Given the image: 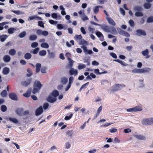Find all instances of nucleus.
Wrapping results in <instances>:
<instances>
[{
  "label": "nucleus",
  "instance_id": "obj_1",
  "mask_svg": "<svg viewBox=\"0 0 153 153\" xmlns=\"http://www.w3.org/2000/svg\"><path fill=\"white\" fill-rule=\"evenodd\" d=\"M42 86V84L39 81L36 80L34 84V88L32 91V93L33 94H35L36 93L38 92Z\"/></svg>",
  "mask_w": 153,
  "mask_h": 153
},
{
  "label": "nucleus",
  "instance_id": "obj_2",
  "mask_svg": "<svg viewBox=\"0 0 153 153\" xmlns=\"http://www.w3.org/2000/svg\"><path fill=\"white\" fill-rule=\"evenodd\" d=\"M142 124L145 126L151 125H153V118L143 119L141 121Z\"/></svg>",
  "mask_w": 153,
  "mask_h": 153
},
{
  "label": "nucleus",
  "instance_id": "obj_3",
  "mask_svg": "<svg viewBox=\"0 0 153 153\" xmlns=\"http://www.w3.org/2000/svg\"><path fill=\"white\" fill-rule=\"evenodd\" d=\"M125 85L123 84H116L112 87V90L113 91H117L123 88Z\"/></svg>",
  "mask_w": 153,
  "mask_h": 153
},
{
  "label": "nucleus",
  "instance_id": "obj_4",
  "mask_svg": "<svg viewBox=\"0 0 153 153\" xmlns=\"http://www.w3.org/2000/svg\"><path fill=\"white\" fill-rule=\"evenodd\" d=\"M81 48L83 49L85 54H91L93 53V52L91 50L87 49V47L85 46H82Z\"/></svg>",
  "mask_w": 153,
  "mask_h": 153
},
{
  "label": "nucleus",
  "instance_id": "obj_5",
  "mask_svg": "<svg viewBox=\"0 0 153 153\" xmlns=\"http://www.w3.org/2000/svg\"><path fill=\"white\" fill-rule=\"evenodd\" d=\"M105 18L110 25L113 26H115L116 25V24L115 22L111 18L108 16H106Z\"/></svg>",
  "mask_w": 153,
  "mask_h": 153
},
{
  "label": "nucleus",
  "instance_id": "obj_6",
  "mask_svg": "<svg viewBox=\"0 0 153 153\" xmlns=\"http://www.w3.org/2000/svg\"><path fill=\"white\" fill-rule=\"evenodd\" d=\"M56 100V97L51 95H49L47 99V101L51 103H53L55 102Z\"/></svg>",
  "mask_w": 153,
  "mask_h": 153
},
{
  "label": "nucleus",
  "instance_id": "obj_7",
  "mask_svg": "<svg viewBox=\"0 0 153 153\" xmlns=\"http://www.w3.org/2000/svg\"><path fill=\"white\" fill-rule=\"evenodd\" d=\"M70 74L71 75H74L76 76L78 74V71L76 69H75L74 68H72L70 69L69 71Z\"/></svg>",
  "mask_w": 153,
  "mask_h": 153
},
{
  "label": "nucleus",
  "instance_id": "obj_8",
  "mask_svg": "<svg viewBox=\"0 0 153 153\" xmlns=\"http://www.w3.org/2000/svg\"><path fill=\"white\" fill-rule=\"evenodd\" d=\"M134 137L136 139L140 140H146V137L144 136L141 134H134Z\"/></svg>",
  "mask_w": 153,
  "mask_h": 153
},
{
  "label": "nucleus",
  "instance_id": "obj_9",
  "mask_svg": "<svg viewBox=\"0 0 153 153\" xmlns=\"http://www.w3.org/2000/svg\"><path fill=\"white\" fill-rule=\"evenodd\" d=\"M32 79L31 78L29 79L26 81H24L22 82V85L25 86H27L30 83Z\"/></svg>",
  "mask_w": 153,
  "mask_h": 153
},
{
  "label": "nucleus",
  "instance_id": "obj_10",
  "mask_svg": "<svg viewBox=\"0 0 153 153\" xmlns=\"http://www.w3.org/2000/svg\"><path fill=\"white\" fill-rule=\"evenodd\" d=\"M9 97L12 100H17V97L16 94L13 93H12L9 94Z\"/></svg>",
  "mask_w": 153,
  "mask_h": 153
},
{
  "label": "nucleus",
  "instance_id": "obj_11",
  "mask_svg": "<svg viewBox=\"0 0 153 153\" xmlns=\"http://www.w3.org/2000/svg\"><path fill=\"white\" fill-rule=\"evenodd\" d=\"M151 70V68H145L140 69V74L149 72Z\"/></svg>",
  "mask_w": 153,
  "mask_h": 153
},
{
  "label": "nucleus",
  "instance_id": "obj_12",
  "mask_svg": "<svg viewBox=\"0 0 153 153\" xmlns=\"http://www.w3.org/2000/svg\"><path fill=\"white\" fill-rule=\"evenodd\" d=\"M43 111V109L42 106H40L36 110V115L37 116L39 115L42 113Z\"/></svg>",
  "mask_w": 153,
  "mask_h": 153
},
{
  "label": "nucleus",
  "instance_id": "obj_13",
  "mask_svg": "<svg viewBox=\"0 0 153 153\" xmlns=\"http://www.w3.org/2000/svg\"><path fill=\"white\" fill-rule=\"evenodd\" d=\"M141 54L144 56H146V59H148L149 58L150 56L149 55V50L146 49L145 51H142Z\"/></svg>",
  "mask_w": 153,
  "mask_h": 153
},
{
  "label": "nucleus",
  "instance_id": "obj_14",
  "mask_svg": "<svg viewBox=\"0 0 153 153\" xmlns=\"http://www.w3.org/2000/svg\"><path fill=\"white\" fill-rule=\"evenodd\" d=\"M137 35H142L143 36H145L146 34L145 31L141 29H139L137 30Z\"/></svg>",
  "mask_w": 153,
  "mask_h": 153
},
{
  "label": "nucleus",
  "instance_id": "obj_15",
  "mask_svg": "<svg viewBox=\"0 0 153 153\" xmlns=\"http://www.w3.org/2000/svg\"><path fill=\"white\" fill-rule=\"evenodd\" d=\"M94 73L96 74L99 75L103 74H106L108 73L107 71H105L103 72H99V69H95L94 70Z\"/></svg>",
  "mask_w": 153,
  "mask_h": 153
},
{
  "label": "nucleus",
  "instance_id": "obj_16",
  "mask_svg": "<svg viewBox=\"0 0 153 153\" xmlns=\"http://www.w3.org/2000/svg\"><path fill=\"white\" fill-rule=\"evenodd\" d=\"M8 36L6 35H0V40L2 42H4L7 38Z\"/></svg>",
  "mask_w": 153,
  "mask_h": 153
},
{
  "label": "nucleus",
  "instance_id": "obj_17",
  "mask_svg": "<svg viewBox=\"0 0 153 153\" xmlns=\"http://www.w3.org/2000/svg\"><path fill=\"white\" fill-rule=\"evenodd\" d=\"M3 60L5 62H8L10 60V57L9 55H5L3 57Z\"/></svg>",
  "mask_w": 153,
  "mask_h": 153
},
{
  "label": "nucleus",
  "instance_id": "obj_18",
  "mask_svg": "<svg viewBox=\"0 0 153 153\" xmlns=\"http://www.w3.org/2000/svg\"><path fill=\"white\" fill-rule=\"evenodd\" d=\"M110 32L114 35H116L118 33L117 31L115 28L113 27L111 28Z\"/></svg>",
  "mask_w": 153,
  "mask_h": 153
},
{
  "label": "nucleus",
  "instance_id": "obj_19",
  "mask_svg": "<svg viewBox=\"0 0 153 153\" xmlns=\"http://www.w3.org/2000/svg\"><path fill=\"white\" fill-rule=\"evenodd\" d=\"M80 45H82V46H85L88 45V42L83 39H81L79 42Z\"/></svg>",
  "mask_w": 153,
  "mask_h": 153
},
{
  "label": "nucleus",
  "instance_id": "obj_20",
  "mask_svg": "<svg viewBox=\"0 0 153 153\" xmlns=\"http://www.w3.org/2000/svg\"><path fill=\"white\" fill-rule=\"evenodd\" d=\"M65 25H64V26H63L62 25V24H57V28L59 30H61L62 29L64 30L66 29V27H65Z\"/></svg>",
  "mask_w": 153,
  "mask_h": 153
},
{
  "label": "nucleus",
  "instance_id": "obj_21",
  "mask_svg": "<svg viewBox=\"0 0 153 153\" xmlns=\"http://www.w3.org/2000/svg\"><path fill=\"white\" fill-rule=\"evenodd\" d=\"M9 71L10 70L9 68L7 67H5L3 69V73L4 75H7L9 73Z\"/></svg>",
  "mask_w": 153,
  "mask_h": 153
},
{
  "label": "nucleus",
  "instance_id": "obj_22",
  "mask_svg": "<svg viewBox=\"0 0 153 153\" xmlns=\"http://www.w3.org/2000/svg\"><path fill=\"white\" fill-rule=\"evenodd\" d=\"M31 54L29 53H26L24 56L25 58L27 59H30L31 58Z\"/></svg>",
  "mask_w": 153,
  "mask_h": 153
},
{
  "label": "nucleus",
  "instance_id": "obj_23",
  "mask_svg": "<svg viewBox=\"0 0 153 153\" xmlns=\"http://www.w3.org/2000/svg\"><path fill=\"white\" fill-rule=\"evenodd\" d=\"M16 51L14 49H12L10 50L9 51V54L11 56H14L16 53Z\"/></svg>",
  "mask_w": 153,
  "mask_h": 153
},
{
  "label": "nucleus",
  "instance_id": "obj_24",
  "mask_svg": "<svg viewBox=\"0 0 153 153\" xmlns=\"http://www.w3.org/2000/svg\"><path fill=\"white\" fill-rule=\"evenodd\" d=\"M37 38V36L36 35H30L29 37V39L30 41H34Z\"/></svg>",
  "mask_w": 153,
  "mask_h": 153
},
{
  "label": "nucleus",
  "instance_id": "obj_25",
  "mask_svg": "<svg viewBox=\"0 0 153 153\" xmlns=\"http://www.w3.org/2000/svg\"><path fill=\"white\" fill-rule=\"evenodd\" d=\"M8 119L10 121L13 123H17L18 122V120L15 118L10 117Z\"/></svg>",
  "mask_w": 153,
  "mask_h": 153
},
{
  "label": "nucleus",
  "instance_id": "obj_26",
  "mask_svg": "<svg viewBox=\"0 0 153 153\" xmlns=\"http://www.w3.org/2000/svg\"><path fill=\"white\" fill-rule=\"evenodd\" d=\"M23 110L22 108H19L17 109L16 111V113L17 114L20 116H22Z\"/></svg>",
  "mask_w": 153,
  "mask_h": 153
},
{
  "label": "nucleus",
  "instance_id": "obj_27",
  "mask_svg": "<svg viewBox=\"0 0 153 153\" xmlns=\"http://www.w3.org/2000/svg\"><path fill=\"white\" fill-rule=\"evenodd\" d=\"M36 73L39 72L40 70L41 67V64L40 63H37L36 65Z\"/></svg>",
  "mask_w": 153,
  "mask_h": 153
},
{
  "label": "nucleus",
  "instance_id": "obj_28",
  "mask_svg": "<svg viewBox=\"0 0 153 153\" xmlns=\"http://www.w3.org/2000/svg\"><path fill=\"white\" fill-rule=\"evenodd\" d=\"M102 28L103 30L105 32L108 33L110 32V29L108 26H104L102 27Z\"/></svg>",
  "mask_w": 153,
  "mask_h": 153
},
{
  "label": "nucleus",
  "instance_id": "obj_29",
  "mask_svg": "<svg viewBox=\"0 0 153 153\" xmlns=\"http://www.w3.org/2000/svg\"><path fill=\"white\" fill-rule=\"evenodd\" d=\"M46 54V51L44 50L40 51L39 52V54L40 56H44Z\"/></svg>",
  "mask_w": 153,
  "mask_h": 153
},
{
  "label": "nucleus",
  "instance_id": "obj_30",
  "mask_svg": "<svg viewBox=\"0 0 153 153\" xmlns=\"http://www.w3.org/2000/svg\"><path fill=\"white\" fill-rule=\"evenodd\" d=\"M80 17L82 20V21H83L89 20V19L88 18L87 16L85 15V14H83V15H81Z\"/></svg>",
  "mask_w": 153,
  "mask_h": 153
},
{
  "label": "nucleus",
  "instance_id": "obj_31",
  "mask_svg": "<svg viewBox=\"0 0 153 153\" xmlns=\"http://www.w3.org/2000/svg\"><path fill=\"white\" fill-rule=\"evenodd\" d=\"M40 46L42 48H48L49 47L48 44L45 42L42 43Z\"/></svg>",
  "mask_w": 153,
  "mask_h": 153
},
{
  "label": "nucleus",
  "instance_id": "obj_32",
  "mask_svg": "<svg viewBox=\"0 0 153 153\" xmlns=\"http://www.w3.org/2000/svg\"><path fill=\"white\" fill-rule=\"evenodd\" d=\"M16 30V29L13 27L10 28L8 29V32L10 34H13L14 31Z\"/></svg>",
  "mask_w": 153,
  "mask_h": 153
},
{
  "label": "nucleus",
  "instance_id": "obj_33",
  "mask_svg": "<svg viewBox=\"0 0 153 153\" xmlns=\"http://www.w3.org/2000/svg\"><path fill=\"white\" fill-rule=\"evenodd\" d=\"M59 94V92L57 90H54L52 93V95L56 97L58 96Z\"/></svg>",
  "mask_w": 153,
  "mask_h": 153
},
{
  "label": "nucleus",
  "instance_id": "obj_34",
  "mask_svg": "<svg viewBox=\"0 0 153 153\" xmlns=\"http://www.w3.org/2000/svg\"><path fill=\"white\" fill-rule=\"evenodd\" d=\"M86 65L82 63L79 64L78 66V69L79 70H81L85 68Z\"/></svg>",
  "mask_w": 153,
  "mask_h": 153
},
{
  "label": "nucleus",
  "instance_id": "obj_35",
  "mask_svg": "<svg viewBox=\"0 0 153 153\" xmlns=\"http://www.w3.org/2000/svg\"><path fill=\"white\" fill-rule=\"evenodd\" d=\"M135 112H136L137 111H140L142 110V107L140 106H136V107H134Z\"/></svg>",
  "mask_w": 153,
  "mask_h": 153
},
{
  "label": "nucleus",
  "instance_id": "obj_36",
  "mask_svg": "<svg viewBox=\"0 0 153 153\" xmlns=\"http://www.w3.org/2000/svg\"><path fill=\"white\" fill-rule=\"evenodd\" d=\"M26 32L25 31H24L19 35V36L20 38H22L26 36Z\"/></svg>",
  "mask_w": 153,
  "mask_h": 153
},
{
  "label": "nucleus",
  "instance_id": "obj_37",
  "mask_svg": "<svg viewBox=\"0 0 153 153\" xmlns=\"http://www.w3.org/2000/svg\"><path fill=\"white\" fill-rule=\"evenodd\" d=\"M49 54V57L51 58H54L55 56V53L54 52H50L49 50H48Z\"/></svg>",
  "mask_w": 153,
  "mask_h": 153
},
{
  "label": "nucleus",
  "instance_id": "obj_38",
  "mask_svg": "<svg viewBox=\"0 0 153 153\" xmlns=\"http://www.w3.org/2000/svg\"><path fill=\"white\" fill-rule=\"evenodd\" d=\"M102 106H100L98 108L97 111V114H96V117H97L99 115L101 111H102Z\"/></svg>",
  "mask_w": 153,
  "mask_h": 153
},
{
  "label": "nucleus",
  "instance_id": "obj_39",
  "mask_svg": "<svg viewBox=\"0 0 153 153\" xmlns=\"http://www.w3.org/2000/svg\"><path fill=\"white\" fill-rule=\"evenodd\" d=\"M68 81V79L66 77H63L61 79V82L62 84H65Z\"/></svg>",
  "mask_w": 153,
  "mask_h": 153
},
{
  "label": "nucleus",
  "instance_id": "obj_40",
  "mask_svg": "<svg viewBox=\"0 0 153 153\" xmlns=\"http://www.w3.org/2000/svg\"><path fill=\"white\" fill-rule=\"evenodd\" d=\"M7 94V91L4 90L2 91L1 93V96L3 97H5L6 96Z\"/></svg>",
  "mask_w": 153,
  "mask_h": 153
},
{
  "label": "nucleus",
  "instance_id": "obj_41",
  "mask_svg": "<svg viewBox=\"0 0 153 153\" xmlns=\"http://www.w3.org/2000/svg\"><path fill=\"white\" fill-rule=\"evenodd\" d=\"M82 38V36L81 35H75L74 37V39L75 40L77 41L78 40H80Z\"/></svg>",
  "mask_w": 153,
  "mask_h": 153
},
{
  "label": "nucleus",
  "instance_id": "obj_42",
  "mask_svg": "<svg viewBox=\"0 0 153 153\" xmlns=\"http://www.w3.org/2000/svg\"><path fill=\"white\" fill-rule=\"evenodd\" d=\"M12 12H13L14 13L16 14L19 15L20 14H22L24 13L20 11L19 10H12Z\"/></svg>",
  "mask_w": 153,
  "mask_h": 153
},
{
  "label": "nucleus",
  "instance_id": "obj_43",
  "mask_svg": "<svg viewBox=\"0 0 153 153\" xmlns=\"http://www.w3.org/2000/svg\"><path fill=\"white\" fill-rule=\"evenodd\" d=\"M132 73H133L140 74V69L135 68L132 71Z\"/></svg>",
  "mask_w": 153,
  "mask_h": 153
},
{
  "label": "nucleus",
  "instance_id": "obj_44",
  "mask_svg": "<svg viewBox=\"0 0 153 153\" xmlns=\"http://www.w3.org/2000/svg\"><path fill=\"white\" fill-rule=\"evenodd\" d=\"M151 6V4L149 3H145L144 5V7L146 9H149Z\"/></svg>",
  "mask_w": 153,
  "mask_h": 153
},
{
  "label": "nucleus",
  "instance_id": "obj_45",
  "mask_svg": "<svg viewBox=\"0 0 153 153\" xmlns=\"http://www.w3.org/2000/svg\"><path fill=\"white\" fill-rule=\"evenodd\" d=\"M99 8L97 6L93 8V10L95 14H96L98 13L99 10Z\"/></svg>",
  "mask_w": 153,
  "mask_h": 153
},
{
  "label": "nucleus",
  "instance_id": "obj_46",
  "mask_svg": "<svg viewBox=\"0 0 153 153\" xmlns=\"http://www.w3.org/2000/svg\"><path fill=\"white\" fill-rule=\"evenodd\" d=\"M7 109V108L6 105H3L1 106V110L3 112H5Z\"/></svg>",
  "mask_w": 153,
  "mask_h": 153
},
{
  "label": "nucleus",
  "instance_id": "obj_47",
  "mask_svg": "<svg viewBox=\"0 0 153 153\" xmlns=\"http://www.w3.org/2000/svg\"><path fill=\"white\" fill-rule=\"evenodd\" d=\"M27 71L28 73L27 74V76L28 77H30L32 74L31 71L30 69H27Z\"/></svg>",
  "mask_w": 153,
  "mask_h": 153
},
{
  "label": "nucleus",
  "instance_id": "obj_48",
  "mask_svg": "<svg viewBox=\"0 0 153 153\" xmlns=\"http://www.w3.org/2000/svg\"><path fill=\"white\" fill-rule=\"evenodd\" d=\"M43 31L41 29L37 30L36 31V33L38 35H42Z\"/></svg>",
  "mask_w": 153,
  "mask_h": 153
},
{
  "label": "nucleus",
  "instance_id": "obj_49",
  "mask_svg": "<svg viewBox=\"0 0 153 153\" xmlns=\"http://www.w3.org/2000/svg\"><path fill=\"white\" fill-rule=\"evenodd\" d=\"M66 133L68 137H72L73 133L71 131H67Z\"/></svg>",
  "mask_w": 153,
  "mask_h": 153
},
{
  "label": "nucleus",
  "instance_id": "obj_50",
  "mask_svg": "<svg viewBox=\"0 0 153 153\" xmlns=\"http://www.w3.org/2000/svg\"><path fill=\"white\" fill-rule=\"evenodd\" d=\"M142 8L140 6H136L134 7V10L135 11H141L142 10Z\"/></svg>",
  "mask_w": 153,
  "mask_h": 153
},
{
  "label": "nucleus",
  "instance_id": "obj_51",
  "mask_svg": "<svg viewBox=\"0 0 153 153\" xmlns=\"http://www.w3.org/2000/svg\"><path fill=\"white\" fill-rule=\"evenodd\" d=\"M71 146V144L69 142H67L65 143V147L66 149H69L70 147Z\"/></svg>",
  "mask_w": 153,
  "mask_h": 153
},
{
  "label": "nucleus",
  "instance_id": "obj_52",
  "mask_svg": "<svg viewBox=\"0 0 153 153\" xmlns=\"http://www.w3.org/2000/svg\"><path fill=\"white\" fill-rule=\"evenodd\" d=\"M38 45V44L36 42H34L31 44V46L32 48H35L37 47Z\"/></svg>",
  "mask_w": 153,
  "mask_h": 153
},
{
  "label": "nucleus",
  "instance_id": "obj_53",
  "mask_svg": "<svg viewBox=\"0 0 153 153\" xmlns=\"http://www.w3.org/2000/svg\"><path fill=\"white\" fill-rule=\"evenodd\" d=\"M147 23L153 22V16L147 19Z\"/></svg>",
  "mask_w": 153,
  "mask_h": 153
},
{
  "label": "nucleus",
  "instance_id": "obj_54",
  "mask_svg": "<svg viewBox=\"0 0 153 153\" xmlns=\"http://www.w3.org/2000/svg\"><path fill=\"white\" fill-rule=\"evenodd\" d=\"M128 23L130 26L131 27H133L134 26V21L132 20H130L129 22Z\"/></svg>",
  "mask_w": 153,
  "mask_h": 153
},
{
  "label": "nucleus",
  "instance_id": "obj_55",
  "mask_svg": "<svg viewBox=\"0 0 153 153\" xmlns=\"http://www.w3.org/2000/svg\"><path fill=\"white\" fill-rule=\"evenodd\" d=\"M31 92L30 91H27L26 93L23 94V96L26 97H29L30 95Z\"/></svg>",
  "mask_w": 153,
  "mask_h": 153
},
{
  "label": "nucleus",
  "instance_id": "obj_56",
  "mask_svg": "<svg viewBox=\"0 0 153 153\" xmlns=\"http://www.w3.org/2000/svg\"><path fill=\"white\" fill-rule=\"evenodd\" d=\"M135 15L137 16H143V14L140 12H137L135 13Z\"/></svg>",
  "mask_w": 153,
  "mask_h": 153
},
{
  "label": "nucleus",
  "instance_id": "obj_57",
  "mask_svg": "<svg viewBox=\"0 0 153 153\" xmlns=\"http://www.w3.org/2000/svg\"><path fill=\"white\" fill-rule=\"evenodd\" d=\"M73 114H71L69 116H66L65 117V120H68L71 119L73 116Z\"/></svg>",
  "mask_w": 153,
  "mask_h": 153
},
{
  "label": "nucleus",
  "instance_id": "obj_58",
  "mask_svg": "<svg viewBox=\"0 0 153 153\" xmlns=\"http://www.w3.org/2000/svg\"><path fill=\"white\" fill-rule=\"evenodd\" d=\"M109 131L111 133L116 132L117 131V129L116 128H112L109 130Z\"/></svg>",
  "mask_w": 153,
  "mask_h": 153
},
{
  "label": "nucleus",
  "instance_id": "obj_59",
  "mask_svg": "<svg viewBox=\"0 0 153 153\" xmlns=\"http://www.w3.org/2000/svg\"><path fill=\"white\" fill-rule=\"evenodd\" d=\"M110 55L114 59H117V56L116 54L114 53H110Z\"/></svg>",
  "mask_w": 153,
  "mask_h": 153
},
{
  "label": "nucleus",
  "instance_id": "obj_60",
  "mask_svg": "<svg viewBox=\"0 0 153 153\" xmlns=\"http://www.w3.org/2000/svg\"><path fill=\"white\" fill-rule=\"evenodd\" d=\"M38 24L39 26L41 27H44V23L42 21H39L38 22Z\"/></svg>",
  "mask_w": 153,
  "mask_h": 153
},
{
  "label": "nucleus",
  "instance_id": "obj_61",
  "mask_svg": "<svg viewBox=\"0 0 153 153\" xmlns=\"http://www.w3.org/2000/svg\"><path fill=\"white\" fill-rule=\"evenodd\" d=\"M74 80V78L73 76H71L69 79V83L71 85L72 83L73 82Z\"/></svg>",
  "mask_w": 153,
  "mask_h": 153
},
{
  "label": "nucleus",
  "instance_id": "obj_62",
  "mask_svg": "<svg viewBox=\"0 0 153 153\" xmlns=\"http://www.w3.org/2000/svg\"><path fill=\"white\" fill-rule=\"evenodd\" d=\"M39 50V48H37L33 50V53L34 54H36L37 53Z\"/></svg>",
  "mask_w": 153,
  "mask_h": 153
},
{
  "label": "nucleus",
  "instance_id": "obj_63",
  "mask_svg": "<svg viewBox=\"0 0 153 153\" xmlns=\"http://www.w3.org/2000/svg\"><path fill=\"white\" fill-rule=\"evenodd\" d=\"M122 35L126 37H129L130 36L129 34L124 31L123 33L122 34Z\"/></svg>",
  "mask_w": 153,
  "mask_h": 153
},
{
  "label": "nucleus",
  "instance_id": "obj_64",
  "mask_svg": "<svg viewBox=\"0 0 153 153\" xmlns=\"http://www.w3.org/2000/svg\"><path fill=\"white\" fill-rule=\"evenodd\" d=\"M133 47L131 46H127L126 47V49L128 51H131Z\"/></svg>",
  "mask_w": 153,
  "mask_h": 153
}]
</instances>
